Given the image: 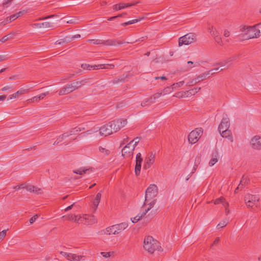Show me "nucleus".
Segmentation results:
<instances>
[{"mask_svg": "<svg viewBox=\"0 0 261 261\" xmlns=\"http://www.w3.org/2000/svg\"><path fill=\"white\" fill-rule=\"evenodd\" d=\"M225 199L224 197H221L219 198H217L216 199L215 201H214V204H220V203H223L224 204L225 203Z\"/></svg>", "mask_w": 261, "mask_h": 261, "instance_id": "nucleus-43", "label": "nucleus"}, {"mask_svg": "<svg viewBox=\"0 0 261 261\" xmlns=\"http://www.w3.org/2000/svg\"><path fill=\"white\" fill-rule=\"evenodd\" d=\"M25 189L30 192H33L37 194H40L42 193L41 189L28 184H25Z\"/></svg>", "mask_w": 261, "mask_h": 261, "instance_id": "nucleus-19", "label": "nucleus"}, {"mask_svg": "<svg viewBox=\"0 0 261 261\" xmlns=\"http://www.w3.org/2000/svg\"><path fill=\"white\" fill-rule=\"evenodd\" d=\"M220 242V238L219 237H217L216 238V239L215 240V241H214L213 243L212 244L211 247V248H213V247L215 245H216L217 244H218Z\"/></svg>", "mask_w": 261, "mask_h": 261, "instance_id": "nucleus-59", "label": "nucleus"}, {"mask_svg": "<svg viewBox=\"0 0 261 261\" xmlns=\"http://www.w3.org/2000/svg\"><path fill=\"white\" fill-rule=\"evenodd\" d=\"M25 184H22L20 185L16 186L14 187V189L16 190H18L20 189H25Z\"/></svg>", "mask_w": 261, "mask_h": 261, "instance_id": "nucleus-55", "label": "nucleus"}, {"mask_svg": "<svg viewBox=\"0 0 261 261\" xmlns=\"http://www.w3.org/2000/svg\"><path fill=\"white\" fill-rule=\"evenodd\" d=\"M98 150L100 152L103 153L106 155H108L110 153V151L109 150L101 146H99L98 147Z\"/></svg>", "mask_w": 261, "mask_h": 261, "instance_id": "nucleus-40", "label": "nucleus"}, {"mask_svg": "<svg viewBox=\"0 0 261 261\" xmlns=\"http://www.w3.org/2000/svg\"><path fill=\"white\" fill-rule=\"evenodd\" d=\"M249 181V178L247 176L243 175L238 186V189H240V190H242L245 186L248 185Z\"/></svg>", "mask_w": 261, "mask_h": 261, "instance_id": "nucleus-23", "label": "nucleus"}, {"mask_svg": "<svg viewBox=\"0 0 261 261\" xmlns=\"http://www.w3.org/2000/svg\"><path fill=\"white\" fill-rule=\"evenodd\" d=\"M219 67L214 68L212 70H210L208 72H210V74L213 75L215 73L216 71H217L219 70Z\"/></svg>", "mask_w": 261, "mask_h": 261, "instance_id": "nucleus-63", "label": "nucleus"}, {"mask_svg": "<svg viewBox=\"0 0 261 261\" xmlns=\"http://www.w3.org/2000/svg\"><path fill=\"white\" fill-rule=\"evenodd\" d=\"M94 44H103V40L100 39H90L88 41Z\"/></svg>", "mask_w": 261, "mask_h": 261, "instance_id": "nucleus-38", "label": "nucleus"}, {"mask_svg": "<svg viewBox=\"0 0 261 261\" xmlns=\"http://www.w3.org/2000/svg\"><path fill=\"white\" fill-rule=\"evenodd\" d=\"M143 19V18L142 17V18H141L140 19H133V20H129L128 21H127V22H125L121 23V25L123 26V27H125V26H126L127 25L134 24L135 23H136V22H138L140 21L141 20H142Z\"/></svg>", "mask_w": 261, "mask_h": 261, "instance_id": "nucleus-32", "label": "nucleus"}, {"mask_svg": "<svg viewBox=\"0 0 261 261\" xmlns=\"http://www.w3.org/2000/svg\"><path fill=\"white\" fill-rule=\"evenodd\" d=\"M236 59L234 57H230L229 59H227L226 60L224 61L223 62L217 63V65H221L222 66H226V67L221 69L220 71L225 69L226 68H227L228 67H230L231 66V63Z\"/></svg>", "mask_w": 261, "mask_h": 261, "instance_id": "nucleus-22", "label": "nucleus"}, {"mask_svg": "<svg viewBox=\"0 0 261 261\" xmlns=\"http://www.w3.org/2000/svg\"><path fill=\"white\" fill-rule=\"evenodd\" d=\"M155 158V153L151 152L149 153L144 160L143 168L144 169H147L150 168L151 165L154 163Z\"/></svg>", "mask_w": 261, "mask_h": 261, "instance_id": "nucleus-12", "label": "nucleus"}, {"mask_svg": "<svg viewBox=\"0 0 261 261\" xmlns=\"http://www.w3.org/2000/svg\"><path fill=\"white\" fill-rule=\"evenodd\" d=\"M100 136H107L111 135L114 132L111 122L101 126L99 129Z\"/></svg>", "mask_w": 261, "mask_h": 261, "instance_id": "nucleus-11", "label": "nucleus"}, {"mask_svg": "<svg viewBox=\"0 0 261 261\" xmlns=\"http://www.w3.org/2000/svg\"><path fill=\"white\" fill-rule=\"evenodd\" d=\"M201 89L200 87H195L193 89H190L189 90L186 91L185 92V95H186L187 97L192 95H195L198 92H199Z\"/></svg>", "mask_w": 261, "mask_h": 261, "instance_id": "nucleus-27", "label": "nucleus"}, {"mask_svg": "<svg viewBox=\"0 0 261 261\" xmlns=\"http://www.w3.org/2000/svg\"><path fill=\"white\" fill-rule=\"evenodd\" d=\"M101 254L103 257L105 258L109 257L111 256L112 254H113V252H101Z\"/></svg>", "mask_w": 261, "mask_h": 261, "instance_id": "nucleus-50", "label": "nucleus"}, {"mask_svg": "<svg viewBox=\"0 0 261 261\" xmlns=\"http://www.w3.org/2000/svg\"><path fill=\"white\" fill-rule=\"evenodd\" d=\"M124 43L123 41H118L115 39H109L103 40V44L109 46H116L118 44H122Z\"/></svg>", "mask_w": 261, "mask_h": 261, "instance_id": "nucleus-21", "label": "nucleus"}, {"mask_svg": "<svg viewBox=\"0 0 261 261\" xmlns=\"http://www.w3.org/2000/svg\"><path fill=\"white\" fill-rule=\"evenodd\" d=\"M83 257L81 255H76L75 254H72V256L70 257L69 260L70 261H80Z\"/></svg>", "mask_w": 261, "mask_h": 261, "instance_id": "nucleus-34", "label": "nucleus"}, {"mask_svg": "<svg viewBox=\"0 0 261 261\" xmlns=\"http://www.w3.org/2000/svg\"><path fill=\"white\" fill-rule=\"evenodd\" d=\"M140 140V138L136 137L134 138L133 140H132L129 142V143H131V145H132V146L135 148V147L138 145V143L139 142Z\"/></svg>", "mask_w": 261, "mask_h": 261, "instance_id": "nucleus-42", "label": "nucleus"}, {"mask_svg": "<svg viewBox=\"0 0 261 261\" xmlns=\"http://www.w3.org/2000/svg\"><path fill=\"white\" fill-rule=\"evenodd\" d=\"M101 194L100 192L98 193L95 196V198L93 201V205H94L95 209L97 208V207L99 203V202H100V200L101 199Z\"/></svg>", "mask_w": 261, "mask_h": 261, "instance_id": "nucleus-31", "label": "nucleus"}, {"mask_svg": "<svg viewBox=\"0 0 261 261\" xmlns=\"http://www.w3.org/2000/svg\"><path fill=\"white\" fill-rule=\"evenodd\" d=\"M187 64L189 65V66L187 67L186 69L184 70V71H187L189 70L191 68L193 67L192 65L193 64V62L192 61H188Z\"/></svg>", "mask_w": 261, "mask_h": 261, "instance_id": "nucleus-56", "label": "nucleus"}, {"mask_svg": "<svg viewBox=\"0 0 261 261\" xmlns=\"http://www.w3.org/2000/svg\"><path fill=\"white\" fill-rule=\"evenodd\" d=\"M62 218L64 220H69L73 221L74 219L75 218V215L72 214H70L68 215H65L62 217Z\"/></svg>", "mask_w": 261, "mask_h": 261, "instance_id": "nucleus-36", "label": "nucleus"}, {"mask_svg": "<svg viewBox=\"0 0 261 261\" xmlns=\"http://www.w3.org/2000/svg\"><path fill=\"white\" fill-rule=\"evenodd\" d=\"M224 206L225 207V213L227 215L229 213V210L227 208V207L228 206L229 204L228 202H225L224 204H223Z\"/></svg>", "mask_w": 261, "mask_h": 261, "instance_id": "nucleus-64", "label": "nucleus"}, {"mask_svg": "<svg viewBox=\"0 0 261 261\" xmlns=\"http://www.w3.org/2000/svg\"><path fill=\"white\" fill-rule=\"evenodd\" d=\"M127 227L128 224L126 222H123L108 227L105 229L101 231V232L102 234L107 235L118 234L125 229Z\"/></svg>", "mask_w": 261, "mask_h": 261, "instance_id": "nucleus-4", "label": "nucleus"}, {"mask_svg": "<svg viewBox=\"0 0 261 261\" xmlns=\"http://www.w3.org/2000/svg\"><path fill=\"white\" fill-rule=\"evenodd\" d=\"M80 132V129H77V127H75L72 129H71L69 132H68L69 136L72 135H76Z\"/></svg>", "mask_w": 261, "mask_h": 261, "instance_id": "nucleus-48", "label": "nucleus"}, {"mask_svg": "<svg viewBox=\"0 0 261 261\" xmlns=\"http://www.w3.org/2000/svg\"><path fill=\"white\" fill-rule=\"evenodd\" d=\"M49 94V92H46L43 93H41L39 96H38V98H39V100H40L41 99H43L45 96Z\"/></svg>", "mask_w": 261, "mask_h": 261, "instance_id": "nucleus-54", "label": "nucleus"}, {"mask_svg": "<svg viewBox=\"0 0 261 261\" xmlns=\"http://www.w3.org/2000/svg\"><path fill=\"white\" fill-rule=\"evenodd\" d=\"M38 218V215H35L30 219V224H33L35 220Z\"/></svg>", "mask_w": 261, "mask_h": 261, "instance_id": "nucleus-58", "label": "nucleus"}, {"mask_svg": "<svg viewBox=\"0 0 261 261\" xmlns=\"http://www.w3.org/2000/svg\"><path fill=\"white\" fill-rule=\"evenodd\" d=\"M203 133L202 128H197L192 131L188 136V140L190 143H196Z\"/></svg>", "mask_w": 261, "mask_h": 261, "instance_id": "nucleus-9", "label": "nucleus"}, {"mask_svg": "<svg viewBox=\"0 0 261 261\" xmlns=\"http://www.w3.org/2000/svg\"><path fill=\"white\" fill-rule=\"evenodd\" d=\"M244 200L248 207H252L254 205L257 206L259 197L258 195L247 194L245 196Z\"/></svg>", "mask_w": 261, "mask_h": 261, "instance_id": "nucleus-8", "label": "nucleus"}, {"mask_svg": "<svg viewBox=\"0 0 261 261\" xmlns=\"http://www.w3.org/2000/svg\"><path fill=\"white\" fill-rule=\"evenodd\" d=\"M144 248L150 253H153L156 250L163 251L160 243L151 236L145 238Z\"/></svg>", "mask_w": 261, "mask_h": 261, "instance_id": "nucleus-2", "label": "nucleus"}, {"mask_svg": "<svg viewBox=\"0 0 261 261\" xmlns=\"http://www.w3.org/2000/svg\"><path fill=\"white\" fill-rule=\"evenodd\" d=\"M219 133L223 138H227L231 142L233 141L231 132L229 128H227V129H223L221 130V132H219Z\"/></svg>", "mask_w": 261, "mask_h": 261, "instance_id": "nucleus-20", "label": "nucleus"}, {"mask_svg": "<svg viewBox=\"0 0 261 261\" xmlns=\"http://www.w3.org/2000/svg\"><path fill=\"white\" fill-rule=\"evenodd\" d=\"M146 100L148 101V103L149 105H151L155 102V100L153 99L152 96L147 98Z\"/></svg>", "mask_w": 261, "mask_h": 261, "instance_id": "nucleus-60", "label": "nucleus"}, {"mask_svg": "<svg viewBox=\"0 0 261 261\" xmlns=\"http://www.w3.org/2000/svg\"><path fill=\"white\" fill-rule=\"evenodd\" d=\"M230 126V122H229V119L227 117V115H226L225 117H224L221 121L220 124L219 125L218 127V130L219 132H221V130H222L223 129H227V128H229Z\"/></svg>", "mask_w": 261, "mask_h": 261, "instance_id": "nucleus-17", "label": "nucleus"}, {"mask_svg": "<svg viewBox=\"0 0 261 261\" xmlns=\"http://www.w3.org/2000/svg\"><path fill=\"white\" fill-rule=\"evenodd\" d=\"M145 215H143V213L141 214L140 216L138 215L136 217H134L133 220H132V222L133 223H136L142 217L144 216Z\"/></svg>", "mask_w": 261, "mask_h": 261, "instance_id": "nucleus-51", "label": "nucleus"}, {"mask_svg": "<svg viewBox=\"0 0 261 261\" xmlns=\"http://www.w3.org/2000/svg\"><path fill=\"white\" fill-rule=\"evenodd\" d=\"M60 254L65 257L68 260L69 259L70 257L72 256V253H67L64 251H61Z\"/></svg>", "mask_w": 261, "mask_h": 261, "instance_id": "nucleus-49", "label": "nucleus"}, {"mask_svg": "<svg viewBox=\"0 0 261 261\" xmlns=\"http://www.w3.org/2000/svg\"><path fill=\"white\" fill-rule=\"evenodd\" d=\"M69 136V133L68 132H67V133H65L63 134H62L61 135H60L58 138L57 139V140H59V141H62V140H63L64 139H65V138L68 137Z\"/></svg>", "mask_w": 261, "mask_h": 261, "instance_id": "nucleus-47", "label": "nucleus"}, {"mask_svg": "<svg viewBox=\"0 0 261 261\" xmlns=\"http://www.w3.org/2000/svg\"><path fill=\"white\" fill-rule=\"evenodd\" d=\"M7 230H4L0 232V241L3 240L6 236Z\"/></svg>", "mask_w": 261, "mask_h": 261, "instance_id": "nucleus-53", "label": "nucleus"}, {"mask_svg": "<svg viewBox=\"0 0 261 261\" xmlns=\"http://www.w3.org/2000/svg\"><path fill=\"white\" fill-rule=\"evenodd\" d=\"M142 161L143 159L141 157V153H137L136 158V166L135 168V172L137 176L140 175Z\"/></svg>", "mask_w": 261, "mask_h": 261, "instance_id": "nucleus-15", "label": "nucleus"}, {"mask_svg": "<svg viewBox=\"0 0 261 261\" xmlns=\"http://www.w3.org/2000/svg\"><path fill=\"white\" fill-rule=\"evenodd\" d=\"M126 77V75L123 74L118 77L115 78L113 81H112L111 82L113 84H116L120 82H123L125 81Z\"/></svg>", "mask_w": 261, "mask_h": 261, "instance_id": "nucleus-30", "label": "nucleus"}, {"mask_svg": "<svg viewBox=\"0 0 261 261\" xmlns=\"http://www.w3.org/2000/svg\"><path fill=\"white\" fill-rule=\"evenodd\" d=\"M72 41V38H70V37H66L64 38L59 39L57 40L56 42V44H60L62 45L64 43H68Z\"/></svg>", "mask_w": 261, "mask_h": 261, "instance_id": "nucleus-29", "label": "nucleus"}, {"mask_svg": "<svg viewBox=\"0 0 261 261\" xmlns=\"http://www.w3.org/2000/svg\"><path fill=\"white\" fill-rule=\"evenodd\" d=\"M158 188L154 184H152L146 189L145 193V204L147 203L156 196L158 194Z\"/></svg>", "mask_w": 261, "mask_h": 261, "instance_id": "nucleus-5", "label": "nucleus"}, {"mask_svg": "<svg viewBox=\"0 0 261 261\" xmlns=\"http://www.w3.org/2000/svg\"><path fill=\"white\" fill-rule=\"evenodd\" d=\"M98 132L97 130H94L93 129H89L87 130L85 133L87 135H91L94 133H97Z\"/></svg>", "mask_w": 261, "mask_h": 261, "instance_id": "nucleus-61", "label": "nucleus"}, {"mask_svg": "<svg viewBox=\"0 0 261 261\" xmlns=\"http://www.w3.org/2000/svg\"><path fill=\"white\" fill-rule=\"evenodd\" d=\"M259 24L253 26L242 25L240 27V31L243 33L246 39L258 38L260 36V31L257 27Z\"/></svg>", "mask_w": 261, "mask_h": 261, "instance_id": "nucleus-1", "label": "nucleus"}, {"mask_svg": "<svg viewBox=\"0 0 261 261\" xmlns=\"http://www.w3.org/2000/svg\"><path fill=\"white\" fill-rule=\"evenodd\" d=\"M33 28H42V23H35L31 24Z\"/></svg>", "mask_w": 261, "mask_h": 261, "instance_id": "nucleus-52", "label": "nucleus"}, {"mask_svg": "<svg viewBox=\"0 0 261 261\" xmlns=\"http://www.w3.org/2000/svg\"><path fill=\"white\" fill-rule=\"evenodd\" d=\"M208 31L214 37L219 34L218 31L213 27H209Z\"/></svg>", "mask_w": 261, "mask_h": 261, "instance_id": "nucleus-39", "label": "nucleus"}, {"mask_svg": "<svg viewBox=\"0 0 261 261\" xmlns=\"http://www.w3.org/2000/svg\"><path fill=\"white\" fill-rule=\"evenodd\" d=\"M23 14V12L20 11L18 13H16L13 15H11L10 17V19L11 20V21L15 20L16 18H18L20 16H21Z\"/></svg>", "mask_w": 261, "mask_h": 261, "instance_id": "nucleus-37", "label": "nucleus"}, {"mask_svg": "<svg viewBox=\"0 0 261 261\" xmlns=\"http://www.w3.org/2000/svg\"><path fill=\"white\" fill-rule=\"evenodd\" d=\"M214 38L215 41L220 46H223L224 44L219 34L215 36Z\"/></svg>", "mask_w": 261, "mask_h": 261, "instance_id": "nucleus-41", "label": "nucleus"}, {"mask_svg": "<svg viewBox=\"0 0 261 261\" xmlns=\"http://www.w3.org/2000/svg\"><path fill=\"white\" fill-rule=\"evenodd\" d=\"M250 145L252 147L255 149H261V137L258 136H255L252 138Z\"/></svg>", "mask_w": 261, "mask_h": 261, "instance_id": "nucleus-16", "label": "nucleus"}, {"mask_svg": "<svg viewBox=\"0 0 261 261\" xmlns=\"http://www.w3.org/2000/svg\"><path fill=\"white\" fill-rule=\"evenodd\" d=\"M28 92V89H24L21 88L19 90L17 91L16 93L12 94L10 96L9 99H12L13 98H17L19 96L21 95Z\"/></svg>", "mask_w": 261, "mask_h": 261, "instance_id": "nucleus-25", "label": "nucleus"}, {"mask_svg": "<svg viewBox=\"0 0 261 261\" xmlns=\"http://www.w3.org/2000/svg\"><path fill=\"white\" fill-rule=\"evenodd\" d=\"M86 83V79L73 82L61 88L59 91V95L61 96L69 94L85 85Z\"/></svg>", "mask_w": 261, "mask_h": 261, "instance_id": "nucleus-3", "label": "nucleus"}, {"mask_svg": "<svg viewBox=\"0 0 261 261\" xmlns=\"http://www.w3.org/2000/svg\"><path fill=\"white\" fill-rule=\"evenodd\" d=\"M228 221L227 220H223L220 222L217 226L218 229L223 228L227 225Z\"/></svg>", "mask_w": 261, "mask_h": 261, "instance_id": "nucleus-44", "label": "nucleus"}, {"mask_svg": "<svg viewBox=\"0 0 261 261\" xmlns=\"http://www.w3.org/2000/svg\"><path fill=\"white\" fill-rule=\"evenodd\" d=\"M43 28H53V23L50 22H44L42 23Z\"/></svg>", "mask_w": 261, "mask_h": 261, "instance_id": "nucleus-45", "label": "nucleus"}, {"mask_svg": "<svg viewBox=\"0 0 261 261\" xmlns=\"http://www.w3.org/2000/svg\"><path fill=\"white\" fill-rule=\"evenodd\" d=\"M210 75V72H204L199 75H198L197 77L193 79L191 81L188 82L187 83V85L188 86H192L193 85H196L197 83H199L201 81H202L206 79L207 76H208Z\"/></svg>", "mask_w": 261, "mask_h": 261, "instance_id": "nucleus-13", "label": "nucleus"}, {"mask_svg": "<svg viewBox=\"0 0 261 261\" xmlns=\"http://www.w3.org/2000/svg\"><path fill=\"white\" fill-rule=\"evenodd\" d=\"M91 171V168L86 169L85 167H81L77 170H73V172L80 175H83V174L89 173Z\"/></svg>", "mask_w": 261, "mask_h": 261, "instance_id": "nucleus-24", "label": "nucleus"}, {"mask_svg": "<svg viewBox=\"0 0 261 261\" xmlns=\"http://www.w3.org/2000/svg\"><path fill=\"white\" fill-rule=\"evenodd\" d=\"M129 140V138L128 136H126V138H124L123 141L120 144V147H121L123 145H124L125 143H127Z\"/></svg>", "mask_w": 261, "mask_h": 261, "instance_id": "nucleus-62", "label": "nucleus"}, {"mask_svg": "<svg viewBox=\"0 0 261 261\" xmlns=\"http://www.w3.org/2000/svg\"><path fill=\"white\" fill-rule=\"evenodd\" d=\"M115 67L114 64H98L94 65H90L88 64H82L81 65V67L83 69L91 70H96L98 69H108V68H114Z\"/></svg>", "mask_w": 261, "mask_h": 261, "instance_id": "nucleus-7", "label": "nucleus"}, {"mask_svg": "<svg viewBox=\"0 0 261 261\" xmlns=\"http://www.w3.org/2000/svg\"><path fill=\"white\" fill-rule=\"evenodd\" d=\"M138 3V2L130 3H119L114 5L113 9L116 11H118L125 8L135 6Z\"/></svg>", "mask_w": 261, "mask_h": 261, "instance_id": "nucleus-18", "label": "nucleus"}, {"mask_svg": "<svg viewBox=\"0 0 261 261\" xmlns=\"http://www.w3.org/2000/svg\"><path fill=\"white\" fill-rule=\"evenodd\" d=\"M114 132H117L127 124L126 119H119L111 121Z\"/></svg>", "mask_w": 261, "mask_h": 261, "instance_id": "nucleus-10", "label": "nucleus"}, {"mask_svg": "<svg viewBox=\"0 0 261 261\" xmlns=\"http://www.w3.org/2000/svg\"><path fill=\"white\" fill-rule=\"evenodd\" d=\"M196 40V35L194 33H188L178 39V45L181 46L182 45H189Z\"/></svg>", "mask_w": 261, "mask_h": 261, "instance_id": "nucleus-6", "label": "nucleus"}, {"mask_svg": "<svg viewBox=\"0 0 261 261\" xmlns=\"http://www.w3.org/2000/svg\"><path fill=\"white\" fill-rule=\"evenodd\" d=\"M15 36V33L12 32V33L9 34L8 35H6V36H4L3 37H2L0 41H1V42L4 43L9 40L13 39L14 38Z\"/></svg>", "mask_w": 261, "mask_h": 261, "instance_id": "nucleus-28", "label": "nucleus"}, {"mask_svg": "<svg viewBox=\"0 0 261 261\" xmlns=\"http://www.w3.org/2000/svg\"><path fill=\"white\" fill-rule=\"evenodd\" d=\"M184 84V81H181V82L173 84L171 86V87L173 89H176L179 87L183 86Z\"/></svg>", "mask_w": 261, "mask_h": 261, "instance_id": "nucleus-46", "label": "nucleus"}, {"mask_svg": "<svg viewBox=\"0 0 261 261\" xmlns=\"http://www.w3.org/2000/svg\"><path fill=\"white\" fill-rule=\"evenodd\" d=\"M84 219H86V218H85L84 217H82L80 216L75 215V218L74 219L73 221L77 223L80 224L83 222Z\"/></svg>", "mask_w": 261, "mask_h": 261, "instance_id": "nucleus-35", "label": "nucleus"}, {"mask_svg": "<svg viewBox=\"0 0 261 261\" xmlns=\"http://www.w3.org/2000/svg\"><path fill=\"white\" fill-rule=\"evenodd\" d=\"M217 156V154H216L215 155H213L212 158L209 162L210 166H213L218 162V159Z\"/></svg>", "mask_w": 261, "mask_h": 261, "instance_id": "nucleus-33", "label": "nucleus"}, {"mask_svg": "<svg viewBox=\"0 0 261 261\" xmlns=\"http://www.w3.org/2000/svg\"><path fill=\"white\" fill-rule=\"evenodd\" d=\"M162 93L161 92V93H159V92H157L156 93H155L154 94H153L152 95V97L153 98V99L155 100V99L159 98V97H161V96L162 95Z\"/></svg>", "mask_w": 261, "mask_h": 261, "instance_id": "nucleus-57", "label": "nucleus"}, {"mask_svg": "<svg viewBox=\"0 0 261 261\" xmlns=\"http://www.w3.org/2000/svg\"><path fill=\"white\" fill-rule=\"evenodd\" d=\"M135 147L131 145V143H128L122 149V155L126 158L129 157L133 154V151Z\"/></svg>", "mask_w": 261, "mask_h": 261, "instance_id": "nucleus-14", "label": "nucleus"}, {"mask_svg": "<svg viewBox=\"0 0 261 261\" xmlns=\"http://www.w3.org/2000/svg\"><path fill=\"white\" fill-rule=\"evenodd\" d=\"M156 199H153L149 201L147 203L145 204V203L143 204V206H144L145 205H148V207L145 210V211L143 212V215H145L146 213L154 206L156 202Z\"/></svg>", "mask_w": 261, "mask_h": 261, "instance_id": "nucleus-26", "label": "nucleus"}]
</instances>
